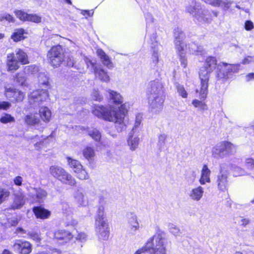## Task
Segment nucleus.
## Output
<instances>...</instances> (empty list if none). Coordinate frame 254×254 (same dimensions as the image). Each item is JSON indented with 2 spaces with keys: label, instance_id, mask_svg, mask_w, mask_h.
<instances>
[{
  "label": "nucleus",
  "instance_id": "nucleus-31",
  "mask_svg": "<svg viewBox=\"0 0 254 254\" xmlns=\"http://www.w3.org/2000/svg\"><path fill=\"white\" fill-rule=\"evenodd\" d=\"M15 59L21 64H25L29 63L27 54L21 49H17L15 51Z\"/></svg>",
  "mask_w": 254,
  "mask_h": 254
},
{
  "label": "nucleus",
  "instance_id": "nucleus-44",
  "mask_svg": "<svg viewBox=\"0 0 254 254\" xmlns=\"http://www.w3.org/2000/svg\"><path fill=\"white\" fill-rule=\"evenodd\" d=\"M16 17L20 20L26 21L28 16V13L25 12L22 10H17L14 11Z\"/></svg>",
  "mask_w": 254,
  "mask_h": 254
},
{
  "label": "nucleus",
  "instance_id": "nucleus-9",
  "mask_svg": "<svg viewBox=\"0 0 254 254\" xmlns=\"http://www.w3.org/2000/svg\"><path fill=\"white\" fill-rule=\"evenodd\" d=\"M96 234L100 240L107 241L110 235V229L107 220L95 222Z\"/></svg>",
  "mask_w": 254,
  "mask_h": 254
},
{
  "label": "nucleus",
  "instance_id": "nucleus-20",
  "mask_svg": "<svg viewBox=\"0 0 254 254\" xmlns=\"http://www.w3.org/2000/svg\"><path fill=\"white\" fill-rule=\"evenodd\" d=\"M207 4L213 7H219L221 6L224 9H228L232 2L230 0H201Z\"/></svg>",
  "mask_w": 254,
  "mask_h": 254
},
{
  "label": "nucleus",
  "instance_id": "nucleus-50",
  "mask_svg": "<svg viewBox=\"0 0 254 254\" xmlns=\"http://www.w3.org/2000/svg\"><path fill=\"white\" fill-rule=\"evenodd\" d=\"M167 136V135L165 133L160 134L158 136V145L160 149L164 146Z\"/></svg>",
  "mask_w": 254,
  "mask_h": 254
},
{
  "label": "nucleus",
  "instance_id": "nucleus-3",
  "mask_svg": "<svg viewBox=\"0 0 254 254\" xmlns=\"http://www.w3.org/2000/svg\"><path fill=\"white\" fill-rule=\"evenodd\" d=\"M148 251L150 252V254H166L165 240L161 234L149 238L145 245L133 254H144Z\"/></svg>",
  "mask_w": 254,
  "mask_h": 254
},
{
  "label": "nucleus",
  "instance_id": "nucleus-54",
  "mask_svg": "<svg viewBox=\"0 0 254 254\" xmlns=\"http://www.w3.org/2000/svg\"><path fill=\"white\" fill-rule=\"evenodd\" d=\"M141 120H142V116H141V115L138 114V115H136V118H135L134 125L132 129V132L133 133L134 132L135 130L140 126V125L141 123Z\"/></svg>",
  "mask_w": 254,
  "mask_h": 254
},
{
  "label": "nucleus",
  "instance_id": "nucleus-42",
  "mask_svg": "<svg viewBox=\"0 0 254 254\" xmlns=\"http://www.w3.org/2000/svg\"><path fill=\"white\" fill-rule=\"evenodd\" d=\"M176 51L179 55L181 65L184 68L186 67L187 66V61L185 58V49L181 50L180 51L179 50Z\"/></svg>",
  "mask_w": 254,
  "mask_h": 254
},
{
  "label": "nucleus",
  "instance_id": "nucleus-26",
  "mask_svg": "<svg viewBox=\"0 0 254 254\" xmlns=\"http://www.w3.org/2000/svg\"><path fill=\"white\" fill-rule=\"evenodd\" d=\"M7 66L8 67V70L10 71H14L19 68V62L15 59L14 53L7 55Z\"/></svg>",
  "mask_w": 254,
  "mask_h": 254
},
{
  "label": "nucleus",
  "instance_id": "nucleus-8",
  "mask_svg": "<svg viewBox=\"0 0 254 254\" xmlns=\"http://www.w3.org/2000/svg\"><path fill=\"white\" fill-rule=\"evenodd\" d=\"M240 64H229L225 63H220L217 65V77L228 78L233 73L237 72Z\"/></svg>",
  "mask_w": 254,
  "mask_h": 254
},
{
  "label": "nucleus",
  "instance_id": "nucleus-6",
  "mask_svg": "<svg viewBox=\"0 0 254 254\" xmlns=\"http://www.w3.org/2000/svg\"><path fill=\"white\" fill-rule=\"evenodd\" d=\"M49 62L54 67H58L64 61V56L62 46L53 47L47 54Z\"/></svg>",
  "mask_w": 254,
  "mask_h": 254
},
{
  "label": "nucleus",
  "instance_id": "nucleus-10",
  "mask_svg": "<svg viewBox=\"0 0 254 254\" xmlns=\"http://www.w3.org/2000/svg\"><path fill=\"white\" fill-rule=\"evenodd\" d=\"M4 94L6 97L12 102H22L24 97V92L14 88H5Z\"/></svg>",
  "mask_w": 254,
  "mask_h": 254
},
{
  "label": "nucleus",
  "instance_id": "nucleus-35",
  "mask_svg": "<svg viewBox=\"0 0 254 254\" xmlns=\"http://www.w3.org/2000/svg\"><path fill=\"white\" fill-rule=\"evenodd\" d=\"M139 142V138L137 136L130 135L127 140V144L131 151L137 148Z\"/></svg>",
  "mask_w": 254,
  "mask_h": 254
},
{
  "label": "nucleus",
  "instance_id": "nucleus-21",
  "mask_svg": "<svg viewBox=\"0 0 254 254\" xmlns=\"http://www.w3.org/2000/svg\"><path fill=\"white\" fill-rule=\"evenodd\" d=\"M127 215L130 229L133 232L139 230L140 226L137 215L134 212H129Z\"/></svg>",
  "mask_w": 254,
  "mask_h": 254
},
{
  "label": "nucleus",
  "instance_id": "nucleus-55",
  "mask_svg": "<svg viewBox=\"0 0 254 254\" xmlns=\"http://www.w3.org/2000/svg\"><path fill=\"white\" fill-rule=\"evenodd\" d=\"M3 20H5L9 22H14V19L13 17L9 14L5 13L0 16V21H2Z\"/></svg>",
  "mask_w": 254,
  "mask_h": 254
},
{
  "label": "nucleus",
  "instance_id": "nucleus-1",
  "mask_svg": "<svg viewBox=\"0 0 254 254\" xmlns=\"http://www.w3.org/2000/svg\"><path fill=\"white\" fill-rule=\"evenodd\" d=\"M108 92L112 102L116 105L121 104V106L118 108L112 107L107 108L102 106H96L92 113L99 118L114 123L116 129L121 132L126 128L125 118L128 111L126 104H122L123 98L120 93L111 90H109Z\"/></svg>",
  "mask_w": 254,
  "mask_h": 254
},
{
  "label": "nucleus",
  "instance_id": "nucleus-12",
  "mask_svg": "<svg viewBox=\"0 0 254 254\" xmlns=\"http://www.w3.org/2000/svg\"><path fill=\"white\" fill-rule=\"evenodd\" d=\"M148 100L150 108L152 111L157 113L160 111L163 108V105L165 100V96H149L148 97Z\"/></svg>",
  "mask_w": 254,
  "mask_h": 254
},
{
  "label": "nucleus",
  "instance_id": "nucleus-15",
  "mask_svg": "<svg viewBox=\"0 0 254 254\" xmlns=\"http://www.w3.org/2000/svg\"><path fill=\"white\" fill-rule=\"evenodd\" d=\"M14 250L21 254H29L32 251V247L30 243L27 241H22L16 240L13 245Z\"/></svg>",
  "mask_w": 254,
  "mask_h": 254
},
{
  "label": "nucleus",
  "instance_id": "nucleus-61",
  "mask_svg": "<svg viewBox=\"0 0 254 254\" xmlns=\"http://www.w3.org/2000/svg\"><path fill=\"white\" fill-rule=\"evenodd\" d=\"M43 79V81H42L41 83L43 85L48 86L49 84L48 81V78L46 75H45L44 74H41L39 75V81H41V80Z\"/></svg>",
  "mask_w": 254,
  "mask_h": 254
},
{
  "label": "nucleus",
  "instance_id": "nucleus-32",
  "mask_svg": "<svg viewBox=\"0 0 254 254\" xmlns=\"http://www.w3.org/2000/svg\"><path fill=\"white\" fill-rule=\"evenodd\" d=\"M74 198L76 202L82 206H85L88 204V200L85 197L83 193L77 190L74 193Z\"/></svg>",
  "mask_w": 254,
  "mask_h": 254
},
{
  "label": "nucleus",
  "instance_id": "nucleus-39",
  "mask_svg": "<svg viewBox=\"0 0 254 254\" xmlns=\"http://www.w3.org/2000/svg\"><path fill=\"white\" fill-rule=\"evenodd\" d=\"M24 31L23 29H17L13 32L11 36V38L15 42L19 41L24 39Z\"/></svg>",
  "mask_w": 254,
  "mask_h": 254
},
{
  "label": "nucleus",
  "instance_id": "nucleus-57",
  "mask_svg": "<svg viewBox=\"0 0 254 254\" xmlns=\"http://www.w3.org/2000/svg\"><path fill=\"white\" fill-rule=\"evenodd\" d=\"M92 98L94 100L98 101H100L102 99V96L99 94V91L94 89L92 92Z\"/></svg>",
  "mask_w": 254,
  "mask_h": 254
},
{
  "label": "nucleus",
  "instance_id": "nucleus-49",
  "mask_svg": "<svg viewBox=\"0 0 254 254\" xmlns=\"http://www.w3.org/2000/svg\"><path fill=\"white\" fill-rule=\"evenodd\" d=\"M176 86L178 94L183 98H187L188 93L184 87L179 84H177Z\"/></svg>",
  "mask_w": 254,
  "mask_h": 254
},
{
  "label": "nucleus",
  "instance_id": "nucleus-14",
  "mask_svg": "<svg viewBox=\"0 0 254 254\" xmlns=\"http://www.w3.org/2000/svg\"><path fill=\"white\" fill-rule=\"evenodd\" d=\"M48 234L53 235L54 239L62 244L69 242L73 238L71 233L65 230H58L54 233L49 232Z\"/></svg>",
  "mask_w": 254,
  "mask_h": 254
},
{
  "label": "nucleus",
  "instance_id": "nucleus-64",
  "mask_svg": "<svg viewBox=\"0 0 254 254\" xmlns=\"http://www.w3.org/2000/svg\"><path fill=\"white\" fill-rule=\"evenodd\" d=\"M234 170L237 173L238 175H244L245 174V171L241 168L238 166L234 167Z\"/></svg>",
  "mask_w": 254,
  "mask_h": 254
},
{
  "label": "nucleus",
  "instance_id": "nucleus-25",
  "mask_svg": "<svg viewBox=\"0 0 254 254\" xmlns=\"http://www.w3.org/2000/svg\"><path fill=\"white\" fill-rule=\"evenodd\" d=\"M94 72L96 78L103 82H108L110 80V77L104 69L99 66H94Z\"/></svg>",
  "mask_w": 254,
  "mask_h": 254
},
{
  "label": "nucleus",
  "instance_id": "nucleus-18",
  "mask_svg": "<svg viewBox=\"0 0 254 254\" xmlns=\"http://www.w3.org/2000/svg\"><path fill=\"white\" fill-rule=\"evenodd\" d=\"M216 183L219 190L224 192L228 190V175L226 173H222V167H221L220 174L217 176Z\"/></svg>",
  "mask_w": 254,
  "mask_h": 254
},
{
  "label": "nucleus",
  "instance_id": "nucleus-11",
  "mask_svg": "<svg viewBox=\"0 0 254 254\" xmlns=\"http://www.w3.org/2000/svg\"><path fill=\"white\" fill-rule=\"evenodd\" d=\"M48 96L46 90H37L30 93L29 95V103L34 106L38 105L42 102L45 101Z\"/></svg>",
  "mask_w": 254,
  "mask_h": 254
},
{
  "label": "nucleus",
  "instance_id": "nucleus-19",
  "mask_svg": "<svg viewBox=\"0 0 254 254\" xmlns=\"http://www.w3.org/2000/svg\"><path fill=\"white\" fill-rule=\"evenodd\" d=\"M30 195L39 202H41L47 196V191L40 188H31L30 191Z\"/></svg>",
  "mask_w": 254,
  "mask_h": 254
},
{
  "label": "nucleus",
  "instance_id": "nucleus-16",
  "mask_svg": "<svg viewBox=\"0 0 254 254\" xmlns=\"http://www.w3.org/2000/svg\"><path fill=\"white\" fill-rule=\"evenodd\" d=\"M98 203L99 204L95 217V221L107 220L106 218L105 213V207L106 204L105 198L103 196H100L99 198Z\"/></svg>",
  "mask_w": 254,
  "mask_h": 254
},
{
  "label": "nucleus",
  "instance_id": "nucleus-46",
  "mask_svg": "<svg viewBox=\"0 0 254 254\" xmlns=\"http://www.w3.org/2000/svg\"><path fill=\"white\" fill-rule=\"evenodd\" d=\"M62 210L63 212L66 214V216L71 215L73 212V208L66 202L62 203Z\"/></svg>",
  "mask_w": 254,
  "mask_h": 254
},
{
  "label": "nucleus",
  "instance_id": "nucleus-53",
  "mask_svg": "<svg viewBox=\"0 0 254 254\" xmlns=\"http://www.w3.org/2000/svg\"><path fill=\"white\" fill-rule=\"evenodd\" d=\"M245 166L249 170L254 169V159L252 158H248L245 160Z\"/></svg>",
  "mask_w": 254,
  "mask_h": 254
},
{
  "label": "nucleus",
  "instance_id": "nucleus-7",
  "mask_svg": "<svg viewBox=\"0 0 254 254\" xmlns=\"http://www.w3.org/2000/svg\"><path fill=\"white\" fill-rule=\"evenodd\" d=\"M66 159L68 166L75 174L77 178L81 180L89 179L88 173L79 161L69 157H67Z\"/></svg>",
  "mask_w": 254,
  "mask_h": 254
},
{
  "label": "nucleus",
  "instance_id": "nucleus-52",
  "mask_svg": "<svg viewBox=\"0 0 254 254\" xmlns=\"http://www.w3.org/2000/svg\"><path fill=\"white\" fill-rule=\"evenodd\" d=\"M38 71V67L35 65H29L25 66L24 72L27 74L33 73Z\"/></svg>",
  "mask_w": 254,
  "mask_h": 254
},
{
  "label": "nucleus",
  "instance_id": "nucleus-63",
  "mask_svg": "<svg viewBox=\"0 0 254 254\" xmlns=\"http://www.w3.org/2000/svg\"><path fill=\"white\" fill-rule=\"evenodd\" d=\"M66 65L69 67H72L74 64L73 57H68L66 60Z\"/></svg>",
  "mask_w": 254,
  "mask_h": 254
},
{
  "label": "nucleus",
  "instance_id": "nucleus-36",
  "mask_svg": "<svg viewBox=\"0 0 254 254\" xmlns=\"http://www.w3.org/2000/svg\"><path fill=\"white\" fill-rule=\"evenodd\" d=\"M25 74L24 72L17 73L14 77L15 81L21 86H27V77Z\"/></svg>",
  "mask_w": 254,
  "mask_h": 254
},
{
  "label": "nucleus",
  "instance_id": "nucleus-33",
  "mask_svg": "<svg viewBox=\"0 0 254 254\" xmlns=\"http://www.w3.org/2000/svg\"><path fill=\"white\" fill-rule=\"evenodd\" d=\"M39 115L41 119L45 122H48L51 117V112L47 107H42L39 109Z\"/></svg>",
  "mask_w": 254,
  "mask_h": 254
},
{
  "label": "nucleus",
  "instance_id": "nucleus-47",
  "mask_svg": "<svg viewBox=\"0 0 254 254\" xmlns=\"http://www.w3.org/2000/svg\"><path fill=\"white\" fill-rule=\"evenodd\" d=\"M65 224L66 226H75L77 224V221L74 219L71 215L66 216Z\"/></svg>",
  "mask_w": 254,
  "mask_h": 254
},
{
  "label": "nucleus",
  "instance_id": "nucleus-45",
  "mask_svg": "<svg viewBox=\"0 0 254 254\" xmlns=\"http://www.w3.org/2000/svg\"><path fill=\"white\" fill-rule=\"evenodd\" d=\"M42 17L36 14H29L27 21L39 23L41 22Z\"/></svg>",
  "mask_w": 254,
  "mask_h": 254
},
{
  "label": "nucleus",
  "instance_id": "nucleus-24",
  "mask_svg": "<svg viewBox=\"0 0 254 254\" xmlns=\"http://www.w3.org/2000/svg\"><path fill=\"white\" fill-rule=\"evenodd\" d=\"M24 123L28 126H34L39 124L40 120L37 113H29L24 117Z\"/></svg>",
  "mask_w": 254,
  "mask_h": 254
},
{
  "label": "nucleus",
  "instance_id": "nucleus-48",
  "mask_svg": "<svg viewBox=\"0 0 254 254\" xmlns=\"http://www.w3.org/2000/svg\"><path fill=\"white\" fill-rule=\"evenodd\" d=\"M168 228L169 231L175 236H179L181 234L179 228L172 223L169 224Z\"/></svg>",
  "mask_w": 254,
  "mask_h": 254
},
{
  "label": "nucleus",
  "instance_id": "nucleus-37",
  "mask_svg": "<svg viewBox=\"0 0 254 254\" xmlns=\"http://www.w3.org/2000/svg\"><path fill=\"white\" fill-rule=\"evenodd\" d=\"M24 204V200L23 197L20 195H17L15 196L14 202L11 206L12 209H17L20 208Z\"/></svg>",
  "mask_w": 254,
  "mask_h": 254
},
{
  "label": "nucleus",
  "instance_id": "nucleus-34",
  "mask_svg": "<svg viewBox=\"0 0 254 254\" xmlns=\"http://www.w3.org/2000/svg\"><path fill=\"white\" fill-rule=\"evenodd\" d=\"M189 49L190 53L197 55H201L205 54V51L202 46H198L194 43L190 44Z\"/></svg>",
  "mask_w": 254,
  "mask_h": 254
},
{
  "label": "nucleus",
  "instance_id": "nucleus-5",
  "mask_svg": "<svg viewBox=\"0 0 254 254\" xmlns=\"http://www.w3.org/2000/svg\"><path fill=\"white\" fill-rule=\"evenodd\" d=\"M235 146L230 142L224 141L217 145L212 150V155L216 159L223 158L235 152Z\"/></svg>",
  "mask_w": 254,
  "mask_h": 254
},
{
  "label": "nucleus",
  "instance_id": "nucleus-29",
  "mask_svg": "<svg viewBox=\"0 0 254 254\" xmlns=\"http://www.w3.org/2000/svg\"><path fill=\"white\" fill-rule=\"evenodd\" d=\"M210 170L208 169L207 165H204L201 170V177L199 181L201 185H204L206 183L210 182Z\"/></svg>",
  "mask_w": 254,
  "mask_h": 254
},
{
  "label": "nucleus",
  "instance_id": "nucleus-13",
  "mask_svg": "<svg viewBox=\"0 0 254 254\" xmlns=\"http://www.w3.org/2000/svg\"><path fill=\"white\" fill-rule=\"evenodd\" d=\"M164 93L163 84L159 80L151 81L149 82L147 90L148 97L149 96L164 95Z\"/></svg>",
  "mask_w": 254,
  "mask_h": 254
},
{
  "label": "nucleus",
  "instance_id": "nucleus-27",
  "mask_svg": "<svg viewBox=\"0 0 254 254\" xmlns=\"http://www.w3.org/2000/svg\"><path fill=\"white\" fill-rule=\"evenodd\" d=\"M204 193V190L201 186L192 189L190 192L189 195L194 201H199L202 198Z\"/></svg>",
  "mask_w": 254,
  "mask_h": 254
},
{
  "label": "nucleus",
  "instance_id": "nucleus-43",
  "mask_svg": "<svg viewBox=\"0 0 254 254\" xmlns=\"http://www.w3.org/2000/svg\"><path fill=\"white\" fill-rule=\"evenodd\" d=\"M10 192L4 189H0V204L5 201L9 196Z\"/></svg>",
  "mask_w": 254,
  "mask_h": 254
},
{
  "label": "nucleus",
  "instance_id": "nucleus-28",
  "mask_svg": "<svg viewBox=\"0 0 254 254\" xmlns=\"http://www.w3.org/2000/svg\"><path fill=\"white\" fill-rule=\"evenodd\" d=\"M97 54L100 58L102 64L109 68L113 67V63L109 56L102 50L98 49Z\"/></svg>",
  "mask_w": 254,
  "mask_h": 254
},
{
  "label": "nucleus",
  "instance_id": "nucleus-60",
  "mask_svg": "<svg viewBox=\"0 0 254 254\" xmlns=\"http://www.w3.org/2000/svg\"><path fill=\"white\" fill-rule=\"evenodd\" d=\"M76 239L81 242H84L86 240V235L84 233H78L76 236Z\"/></svg>",
  "mask_w": 254,
  "mask_h": 254
},
{
  "label": "nucleus",
  "instance_id": "nucleus-38",
  "mask_svg": "<svg viewBox=\"0 0 254 254\" xmlns=\"http://www.w3.org/2000/svg\"><path fill=\"white\" fill-rule=\"evenodd\" d=\"M83 156L88 161L91 160L95 156L94 149L89 146H87L82 151Z\"/></svg>",
  "mask_w": 254,
  "mask_h": 254
},
{
  "label": "nucleus",
  "instance_id": "nucleus-2",
  "mask_svg": "<svg viewBox=\"0 0 254 254\" xmlns=\"http://www.w3.org/2000/svg\"><path fill=\"white\" fill-rule=\"evenodd\" d=\"M216 65V58L214 57H209L206 59L204 66L200 69L199 72L200 87L199 91L197 89L196 92H199V98L202 100L207 97L210 74L215 68Z\"/></svg>",
  "mask_w": 254,
  "mask_h": 254
},
{
  "label": "nucleus",
  "instance_id": "nucleus-40",
  "mask_svg": "<svg viewBox=\"0 0 254 254\" xmlns=\"http://www.w3.org/2000/svg\"><path fill=\"white\" fill-rule=\"evenodd\" d=\"M15 122V118L10 114L4 113L0 118V122L6 124L7 123H13Z\"/></svg>",
  "mask_w": 254,
  "mask_h": 254
},
{
  "label": "nucleus",
  "instance_id": "nucleus-17",
  "mask_svg": "<svg viewBox=\"0 0 254 254\" xmlns=\"http://www.w3.org/2000/svg\"><path fill=\"white\" fill-rule=\"evenodd\" d=\"M174 37L176 50L180 51L185 49L186 47V44L184 42L185 34L179 28L174 30Z\"/></svg>",
  "mask_w": 254,
  "mask_h": 254
},
{
  "label": "nucleus",
  "instance_id": "nucleus-51",
  "mask_svg": "<svg viewBox=\"0 0 254 254\" xmlns=\"http://www.w3.org/2000/svg\"><path fill=\"white\" fill-rule=\"evenodd\" d=\"M192 104L196 108H199L202 110H205L206 109V105L205 103L198 100L195 99L193 100Z\"/></svg>",
  "mask_w": 254,
  "mask_h": 254
},
{
  "label": "nucleus",
  "instance_id": "nucleus-56",
  "mask_svg": "<svg viewBox=\"0 0 254 254\" xmlns=\"http://www.w3.org/2000/svg\"><path fill=\"white\" fill-rule=\"evenodd\" d=\"M29 237L33 240L39 242L41 240L40 235L38 233L35 232H29L28 233Z\"/></svg>",
  "mask_w": 254,
  "mask_h": 254
},
{
  "label": "nucleus",
  "instance_id": "nucleus-59",
  "mask_svg": "<svg viewBox=\"0 0 254 254\" xmlns=\"http://www.w3.org/2000/svg\"><path fill=\"white\" fill-rule=\"evenodd\" d=\"M253 62H254V56H248L244 58L242 63L244 64H247Z\"/></svg>",
  "mask_w": 254,
  "mask_h": 254
},
{
  "label": "nucleus",
  "instance_id": "nucleus-22",
  "mask_svg": "<svg viewBox=\"0 0 254 254\" xmlns=\"http://www.w3.org/2000/svg\"><path fill=\"white\" fill-rule=\"evenodd\" d=\"M49 172L54 178L60 181L66 171L62 167L52 165L50 167Z\"/></svg>",
  "mask_w": 254,
  "mask_h": 254
},
{
  "label": "nucleus",
  "instance_id": "nucleus-58",
  "mask_svg": "<svg viewBox=\"0 0 254 254\" xmlns=\"http://www.w3.org/2000/svg\"><path fill=\"white\" fill-rule=\"evenodd\" d=\"M11 104L8 102H0V110H7L11 107Z\"/></svg>",
  "mask_w": 254,
  "mask_h": 254
},
{
  "label": "nucleus",
  "instance_id": "nucleus-23",
  "mask_svg": "<svg viewBox=\"0 0 254 254\" xmlns=\"http://www.w3.org/2000/svg\"><path fill=\"white\" fill-rule=\"evenodd\" d=\"M33 211L37 218L45 219L48 218L51 215V212L41 206H35Z\"/></svg>",
  "mask_w": 254,
  "mask_h": 254
},
{
  "label": "nucleus",
  "instance_id": "nucleus-30",
  "mask_svg": "<svg viewBox=\"0 0 254 254\" xmlns=\"http://www.w3.org/2000/svg\"><path fill=\"white\" fill-rule=\"evenodd\" d=\"M60 181L63 184L71 187H74L76 185L75 179L67 171Z\"/></svg>",
  "mask_w": 254,
  "mask_h": 254
},
{
  "label": "nucleus",
  "instance_id": "nucleus-41",
  "mask_svg": "<svg viewBox=\"0 0 254 254\" xmlns=\"http://www.w3.org/2000/svg\"><path fill=\"white\" fill-rule=\"evenodd\" d=\"M88 134L96 141H99L101 138L100 131L96 128H92L88 131Z\"/></svg>",
  "mask_w": 254,
  "mask_h": 254
},
{
  "label": "nucleus",
  "instance_id": "nucleus-4",
  "mask_svg": "<svg viewBox=\"0 0 254 254\" xmlns=\"http://www.w3.org/2000/svg\"><path fill=\"white\" fill-rule=\"evenodd\" d=\"M186 11L198 22L208 23L211 21V15L207 9H202L200 3L196 0H190L186 6Z\"/></svg>",
  "mask_w": 254,
  "mask_h": 254
},
{
  "label": "nucleus",
  "instance_id": "nucleus-62",
  "mask_svg": "<svg viewBox=\"0 0 254 254\" xmlns=\"http://www.w3.org/2000/svg\"><path fill=\"white\" fill-rule=\"evenodd\" d=\"M245 28L248 31L252 30L254 28L253 23L250 20L246 21L245 24Z\"/></svg>",
  "mask_w": 254,
  "mask_h": 254
}]
</instances>
